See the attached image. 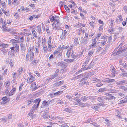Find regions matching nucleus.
<instances>
[{
	"label": "nucleus",
	"mask_w": 127,
	"mask_h": 127,
	"mask_svg": "<svg viewBox=\"0 0 127 127\" xmlns=\"http://www.w3.org/2000/svg\"><path fill=\"white\" fill-rule=\"evenodd\" d=\"M1 99V103L4 104L8 102L10 100V98L8 96H5L3 97Z\"/></svg>",
	"instance_id": "nucleus-2"
},
{
	"label": "nucleus",
	"mask_w": 127,
	"mask_h": 127,
	"mask_svg": "<svg viewBox=\"0 0 127 127\" xmlns=\"http://www.w3.org/2000/svg\"><path fill=\"white\" fill-rule=\"evenodd\" d=\"M93 63L92 62H91V63L89 64V66L86 68H85L86 70L90 69L92 68V67H93Z\"/></svg>",
	"instance_id": "nucleus-20"
},
{
	"label": "nucleus",
	"mask_w": 127,
	"mask_h": 127,
	"mask_svg": "<svg viewBox=\"0 0 127 127\" xmlns=\"http://www.w3.org/2000/svg\"><path fill=\"white\" fill-rule=\"evenodd\" d=\"M38 44V46H36L35 47V52L36 53H39V47L40 44H39L38 43H37Z\"/></svg>",
	"instance_id": "nucleus-22"
},
{
	"label": "nucleus",
	"mask_w": 127,
	"mask_h": 127,
	"mask_svg": "<svg viewBox=\"0 0 127 127\" xmlns=\"http://www.w3.org/2000/svg\"><path fill=\"white\" fill-rule=\"evenodd\" d=\"M37 32L39 33H40L41 32V26L40 25H38L37 26Z\"/></svg>",
	"instance_id": "nucleus-39"
},
{
	"label": "nucleus",
	"mask_w": 127,
	"mask_h": 127,
	"mask_svg": "<svg viewBox=\"0 0 127 127\" xmlns=\"http://www.w3.org/2000/svg\"><path fill=\"white\" fill-rule=\"evenodd\" d=\"M120 69L123 72L121 74V76L123 77H125L126 76H127V74L126 73L125 71L123 69H122V68L120 67Z\"/></svg>",
	"instance_id": "nucleus-14"
},
{
	"label": "nucleus",
	"mask_w": 127,
	"mask_h": 127,
	"mask_svg": "<svg viewBox=\"0 0 127 127\" xmlns=\"http://www.w3.org/2000/svg\"><path fill=\"white\" fill-rule=\"evenodd\" d=\"M23 70V67H20L17 72V77H19L21 74L22 73Z\"/></svg>",
	"instance_id": "nucleus-12"
},
{
	"label": "nucleus",
	"mask_w": 127,
	"mask_h": 127,
	"mask_svg": "<svg viewBox=\"0 0 127 127\" xmlns=\"http://www.w3.org/2000/svg\"><path fill=\"white\" fill-rule=\"evenodd\" d=\"M81 99L84 102H86L88 100L89 98L88 97L83 96L81 97Z\"/></svg>",
	"instance_id": "nucleus-25"
},
{
	"label": "nucleus",
	"mask_w": 127,
	"mask_h": 127,
	"mask_svg": "<svg viewBox=\"0 0 127 127\" xmlns=\"http://www.w3.org/2000/svg\"><path fill=\"white\" fill-rule=\"evenodd\" d=\"M34 50L33 46L32 47H30L28 49V52L29 55H34V53L33 52V51Z\"/></svg>",
	"instance_id": "nucleus-7"
},
{
	"label": "nucleus",
	"mask_w": 127,
	"mask_h": 127,
	"mask_svg": "<svg viewBox=\"0 0 127 127\" xmlns=\"http://www.w3.org/2000/svg\"><path fill=\"white\" fill-rule=\"evenodd\" d=\"M47 43L48 48H51L52 47L51 40H48Z\"/></svg>",
	"instance_id": "nucleus-28"
},
{
	"label": "nucleus",
	"mask_w": 127,
	"mask_h": 127,
	"mask_svg": "<svg viewBox=\"0 0 127 127\" xmlns=\"http://www.w3.org/2000/svg\"><path fill=\"white\" fill-rule=\"evenodd\" d=\"M108 91L109 93H116L117 92V91L113 89H109Z\"/></svg>",
	"instance_id": "nucleus-35"
},
{
	"label": "nucleus",
	"mask_w": 127,
	"mask_h": 127,
	"mask_svg": "<svg viewBox=\"0 0 127 127\" xmlns=\"http://www.w3.org/2000/svg\"><path fill=\"white\" fill-rule=\"evenodd\" d=\"M31 86L32 89V91L36 90L38 88L36 86V84L35 82L32 83V84Z\"/></svg>",
	"instance_id": "nucleus-13"
},
{
	"label": "nucleus",
	"mask_w": 127,
	"mask_h": 127,
	"mask_svg": "<svg viewBox=\"0 0 127 127\" xmlns=\"http://www.w3.org/2000/svg\"><path fill=\"white\" fill-rule=\"evenodd\" d=\"M64 7L67 12L68 13H69L70 12V9L68 6L66 5H64Z\"/></svg>",
	"instance_id": "nucleus-53"
},
{
	"label": "nucleus",
	"mask_w": 127,
	"mask_h": 127,
	"mask_svg": "<svg viewBox=\"0 0 127 127\" xmlns=\"http://www.w3.org/2000/svg\"><path fill=\"white\" fill-rule=\"evenodd\" d=\"M12 22L11 19H9L7 20V24H9L11 23Z\"/></svg>",
	"instance_id": "nucleus-63"
},
{
	"label": "nucleus",
	"mask_w": 127,
	"mask_h": 127,
	"mask_svg": "<svg viewBox=\"0 0 127 127\" xmlns=\"http://www.w3.org/2000/svg\"><path fill=\"white\" fill-rule=\"evenodd\" d=\"M35 77L28 78L27 79V83L30 84L32 82L35 80Z\"/></svg>",
	"instance_id": "nucleus-15"
},
{
	"label": "nucleus",
	"mask_w": 127,
	"mask_h": 127,
	"mask_svg": "<svg viewBox=\"0 0 127 127\" xmlns=\"http://www.w3.org/2000/svg\"><path fill=\"white\" fill-rule=\"evenodd\" d=\"M72 50L68 49H67V50L66 53V55L67 57L68 58L70 57Z\"/></svg>",
	"instance_id": "nucleus-16"
},
{
	"label": "nucleus",
	"mask_w": 127,
	"mask_h": 127,
	"mask_svg": "<svg viewBox=\"0 0 127 127\" xmlns=\"http://www.w3.org/2000/svg\"><path fill=\"white\" fill-rule=\"evenodd\" d=\"M49 18L51 22H53L54 21V16L51 15L49 17Z\"/></svg>",
	"instance_id": "nucleus-44"
},
{
	"label": "nucleus",
	"mask_w": 127,
	"mask_h": 127,
	"mask_svg": "<svg viewBox=\"0 0 127 127\" xmlns=\"http://www.w3.org/2000/svg\"><path fill=\"white\" fill-rule=\"evenodd\" d=\"M108 32L110 34L114 32V31L113 30V29L112 28L108 30Z\"/></svg>",
	"instance_id": "nucleus-56"
},
{
	"label": "nucleus",
	"mask_w": 127,
	"mask_h": 127,
	"mask_svg": "<svg viewBox=\"0 0 127 127\" xmlns=\"http://www.w3.org/2000/svg\"><path fill=\"white\" fill-rule=\"evenodd\" d=\"M19 2L17 0H13V3L14 5H17L19 3Z\"/></svg>",
	"instance_id": "nucleus-38"
},
{
	"label": "nucleus",
	"mask_w": 127,
	"mask_h": 127,
	"mask_svg": "<svg viewBox=\"0 0 127 127\" xmlns=\"http://www.w3.org/2000/svg\"><path fill=\"white\" fill-rule=\"evenodd\" d=\"M43 49L44 50V53H46L47 52L48 48L47 46H44L43 47Z\"/></svg>",
	"instance_id": "nucleus-34"
},
{
	"label": "nucleus",
	"mask_w": 127,
	"mask_h": 127,
	"mask_svg": "<svg viewBox=\"0 0 127 127\" xmlns=\"http://www.w3.org/2000/svg\"><path fill=\"white\" fill-rule=\"evenodd\" d=\"M89 24L90 25L91 28L92 29L94 28V22H93L92 21V22H90L89 23Z\"/></svg>",
	"instance_id": "nucleus-43"
},
{
	"label": "nucleus",
	"mask_w": 127,
	"mask_h": 127,
	"mask_svg": "<svg viewBox=\"0 0 127 127\" xmlns=\"http://www.w3.org/2000/svg\"><path fill=\"white\" fill-rule=\"evenodd\" d=\"M20 46L21 47V50L22 51H24L26 50V48L25 47V45L22 42L20 44Z\"/></svg>",
	"instance_id": "nucleus-21"
},
{
	"label": "nucleus",
	"mask_w": 127,
	"mask_h": 127,
	"mask_svg": "<svg viewBox=\"0 0 127 127\" xmlns=\"http://www.w3.org/2000/svg\"><path fill=\"white\" fill-rule=\"evenodd\" d=\"M54 78V75H52L51 76L49 77L48 78V80H51Z\"/></svg>",
	"instance_id": "nucleus-61"
},
{
	"label": "nucleus",
	"mask_w": 127,
	"mask_h": 127,
	"mask_svg": "<svg viewBox=\"0 0 127 127\" xmlns=\"http://www.w3.org/2000/svg\"><path fill=\"white\" fill-rule=\"evenodd\" d=\"M5 87H6L8 89H9L10 87V82L9 81H8L4 83Z\"/></svg>",
	"instance_id": "nucleus-19"
},
{
	"label": "nucleus",
	"mask_w": 127,
	"mask_h": 127,
	"mask_svg": "<svg viewBox=\"0 0 127 127\" xmlns=\"http://www.w3.org/2000/svg\"><path fill=\"white\" fill-rule=\"evenodd\" d=\"M64 61L66 62L69 63L72 62L74 61V60L73 59H66L64 60Z\"/></svg>",
	"instance_id": "nucleus-30"
},
{
	"label": "nucleus",
	"mask_w": 127,
	"mask_h": 127,
	"mask_svg": "<svg viewBox=\"0 0 127 127\" xmlns=\"http://www.w3.org/2000/svg\"><path fill=\"white\" fill-rule=\"evenodd\" d=\"M2 28H3V30L5 31H9L10 30L8 29V28H7L6 27V26H5V27L2 26Z\"/></svg>",
	"instance_id": "nucleus-32"
},
{
	"label": "nucleus",
	"mask_w": 127,
	"mask_h": 127,
	"mask_svg": "<svg viewBox=\"0 0 127 127\" xmlns=\"http://www.w3.org/2000/svg\"><path fill=\"white\" fill-rule=\"evenodd\" d=\"M125 80L122 81L120 82V89H121L123 90H124V91L125 90L126 88L125 87L122 86H121L120 84H123L125 83Z\"/></svg>",
	"instance_id": "nucleus-8"
},
{
	"label": "nucleus",
	"mask_w": 127,
	"mask_h": 127,
	"mask_svg": "<svg viewBox=\"0 0 127 127\" xmlns=\"http://www.w3.org/2000/svg\"><path fill=\"white\" fill-rule=\"evenodd\" d=\"M38 62V61L35 59H34L32 62V64H36Z\"/></svg>",
	"instance_id": "nucleus-60"
},
{
	"label": "nucleus",
	"mask_w": 127,
	"mask_h": 127,
	"mask_svg": "<svg viewBox=\"0 0 127 127\" xmlns=\"http://www.w3.org/2000/svg\"><path fill=\"white\" fill-rule=\"evenodd\" d=\"M88 40L85 39H83L80 43V45L81 46H84L88 43Z\"/></svg>",
	"instance_id": "nucleus-9"
},
{
	"label": "nucleus",
	"mask_w": 127,
	"mask_h": 127,
	"mask_svg": "<svg viewBox=\"0 0 127 127\" xmlns=\"http://www.w3.org/2000/svg\"><path fill=\"white\" fill-rule=\"evenodd\" d=\"M43 105L45 106H47L48 105L47 104V101L46 100H44L43 101Z\"/></svg>",
	"instance_id": "nucleus-64"
},
{
	"label": "nucleus",
	"mask_w": 127,
	"mask_h": 127,
	"mask_svg": "<svg viewBox=\"0 0 127 127\" xmlns=\"http://www.w3.org/2000/svg\"><path fill=\"white\" fill-rule=\"evenodd\" d=\"M110 73L112 77H114L115 76V74L116 73V71L115 70L114 67L113 66H110Z\"/></svg>",
	"instance_id": "nucleus-3"
},
{
	"label": "nucleus",
	"mask_w": 127,
	"mask_h": 127,
	"mask_svg": "<svg viewBox=\"0 0 127 127\" xmlns=\"http://www.w3.org/2000/svg\"><path fill=\"white\" fill-rule=\"evenodd\" d=\"M2 26L5 27V26H6L7 23L6 22V20H4L3 21V22L2 23Z\"/></svg>",
	"instance_id": "nucleus-62"
},
{
	"label": "nucleus",
	"mask_w": 127,
	"mask_h": 127,
	"mask_svg": "<svg viewBox=\"0 0 127 127\" xmlns=\"http://www.w3.org/2000/svg\"><path fill=\"white\" fill-rule=\"evenodd\" d=\"M97 100L98 101L100 102H103V99L102 97H98L97 99Z\"/></svg>",
	"instance_id": "nucleus-50"
},
{
	"label": "nucleus",
	"mask_w": 127,
	"mask_h": 127,
	"mask_svg": "<svg viewBox=\"0 0 127 127\" xmlns=\"http://www.w3.org/2000/svg\"><path fill=\"white\" fill-rule=\"evenodd\" d=\"M2 10L3 13L6 16H9L10 15V13L9 12H7L6 10H5L4 9L2 8Z\"/></svg>",
	"instance_id": "nucleus-27"
},
{
	"label": "nucleus",
	"mask_w": 127,
	"mask_h": 127,
	"mask_svg": "<svg viewBox=\"0 0 127 127\" xmlns=\"http://www.w3.org/2000/svg\"><path fill=\"white\" fill-rule=\"evenodd\" d=\"M10 41L16 44L19 41L17 40L13 39L10 40Z\"/></svg>",
	"instance_id": "nucleus-48"
},
{
	"label": "nucleus",
	"mask_w": 127,
	"mask_h": 127,
	"mask_svg": "<svg viewBox=\"0 0 127 127\" xmlns=\"http://www.w3.org/2000/svg\"><path fill=\"white\" fill-rule=\"evenodd\" d=\"M88 98L89 99L92 101L94 100L95 99V97L91 96H89Z\"/></svg>",
	"instance_id": "nucleus-54"
},
{
	"label": "nucleus",
	"mask_w": 127,
	"mask_h": 127,
	"mask_svg": "<svg viewBox=\"0 0 127 127\" xmlns=\"http://www.w3.org/2000/svg\"><path fill=\"white\" fill-rule=\"evenodd\" d=\"M64 83V81H61L58 82L56 84V85L57 86H60L62 84Z\"/></svg>",
	"instance_id": "nucleus-41"
},
{
	"label": "nucleus",
	"mask_w": 127,
	"mask_h": 127,
	"mask_svg": "<svg viewBox=\"0 0 127 127\" xmlns=\"http://www.w3.org/2000/svg\"><path fill=\"white\" fill-rule=\"evenodd\" d=\"M16 88L14 87H13L12 89L10 91L11 93H12V95L13 94L15 91H16Z\"/></svg>",
	"instance_id": "nucleus-42"
},
{
	"label": "nucleus",
	"mask_w": 127,
	"mask_h": 127,
	"mask_svg": "<svg viewBox=\"0 0 127 127\" xmlns=\"http://www.w3.org/2000/svg\"><path fill=\"white\" fill-rule=\"evenodd\" d=\"M66 98L65 99L66 100H71L72 98L71 97L70 95H67L65 96Z\"/></svg>",
	"instance_id": "nucleus-33"
},
{
	"label": "nucleus",
	"mask_w": 127,
	"mask_h": 127,
	"mask_svg": "<svg viewBox=\"0 0 127 127\" xmlns=\"http://www.w3.org/2000/svg\"><path fill=\"white\" fill-rule=\"evenodd\" d=\"M120 67L123 66L124 68H127V63L125 64L122 63V60H120Z\"/></svg>",
	"instance_id": "nucleus-10"
},
{
	"label": "nucleus",
	"mask_w": 127,
	"mask_h": 127,
	"mask_svg": "<svg viewBox=\"0 0 127 127\" xmlns=\"http://www.w3.org/2000/svg\"><path fill=\"white\" fill-rule=\"evenodd\" d=\"M12 77L13 79L12 81L13 83L16 82L17 79V72H15L13 73L12 74Z\"/></svg>",
	"instance_id": "nucleus-11"
},
{
	"label": "nucleus",
	"mask_w": 127,
	"mask_h": 127,
	"mask_svg": "<svg viewBox=\"0 0 127 127\" xmlns=\"http://www.w3.org/2000/svg\"><path fill=\"white\" fill-rule=\"evenodd\" d=\"M32 32L33 36L35 37H37V33L36 31H35L34 29H32Z\"/></svg>",
	"instance_id": "nucleus-23"
},
{
	"label": "nucleus",
	"mask_w": 127,
	"mask_h": 127,
	"mask_svg": "<svg viewBox=\"0 0 127 127\" xmlns=\"http://www.w3.org/2000/svg\"><path fill=\"white\" fill-rule=\"evenodd\" d=\"M90 59V57H87L86 59V61L84 63L83 66H86L87 64Z\"/></svg>",
	"instance_id": "nucleus-18"
},
{
	"label": "nucleus",
	"mask_w": 127,
	"mask_h": 127,
	"mask_svg": "<svg viewBox=\"0 0 127 127\" xmlns=\"http://www.w3.org/2000/svg\"><path fill=\"white\" fill-rule=\"evenodd\" d=\"M91 124H92L94 127H98V125H97L96 123L94 122L92 123Z\"/></svg>",
	"instance_id": "nucleus-59"
},
{
	"label": "nucleus",
	"mask_w": 127,
	"mask_h": 127,
	"mask_svg": "<svg viewBox=\"0 0 127 127\" xmlns=\"http://www.w3.org/2000/svg\"><path fill=\"white\" fill-rule=\"evenodd\" d=\"M63 92L62 91H59L56 93H54V95L55 96L59 95L63 93Z\"/></svg>",
	"instance_id": "nucleus-29"
},
{
	"label": "nucleus",
	"mask_w": 127,
	"mask_h": 127,
	"mask_svg": "<svg viewBox=\"0 0 127 127\" xmlns=\"http://www.w3.org/2000/svg\"><path fill=\"white\" fill-rule=\"evenodd\" d=\"M105 81L109 83L114 82V80L113 79H106Z\"/></svg>",
	"instance_id": "nucleus-40"
},
{
	"label": "nucleus",
	"mask_w": 127,
	"mask_h": 127,
	"mask_svg": "<svg viewBox=\"0 0 127 127\" xmlns=\"http://www.w3.org/2000/svg\"><path fill=\"white\" fill-rule=\"evenodd\" d=\"M127 102V100H122L120 101V105H122V104L123 103H124Z\"/></svg>",
	"instance_id": "nucleus-51"
},
{
	"label": "nucleus",
	"mask_w": 127,
	"mask_h": 127,
	"mask_svg": "<svg viewBox=\"0 0 127 127\" xmlns=\"http://www.w3.org/2000/svg\"><path fill=\"white\" fill-rule=\"evenodd\" d=\"M71 56L72 58L77 59L79 58V55H76L75 52H74L73 50H72Z\"/></svg>",
	"instance_id": "nucleus-5"
},
{
	"label": "nucleus",
	"mask_w": 127,
	"mask_h": 127,
	"mask_svg": "<svg viewBox=\"0 0 127 127\" xmlns=\"http://www.w3.org/2000/svg\"><path fill=\"white\" fill-rule=\"evenodd\" d=\"M8 89L7 88V89H6L5 90V93L6 95L8 96H12V93H11L10 91V92H9V91L8 90Z\"/></svg>",
	"instance_id": "nucleus-17"
},
{
	"label": "nucleus",
	"mask_w": 127,
	"mask_h": 127,
	"mask_svg": "<svg viewBox=\"0 0 127 127\" xmlns=\"http://www.w3.org/2000/svg\"><path fill=\"white\" fill-rule=\"evenodd\" d=\"M126 49V48H122L121 47L120 48V54L122 53V52L125 51Z\"/></svg>",
	"instance_id": "nucleus-36"
},
{
	"label": "nucleus",
	"mask_w": 127,
	"mask_h": 127,
	"mask_svg": "<svg viewBox=\"0 0 127 127\" xmlns=\"http://www.w3.org/2000/svg\"><path fill=\"white\" fill-rule=\"evenodd\" d=\"M11 67H12L13 65V61L12 60L10 61L9 62V63Z\"/></svg>",
	"instance_id": "nucleus-57"
},
{
	"label": "nucleus",
	"mask_w": 127,
	"mask_h": 127,
	"mask_svg": "<svg viewBox=\"0 0 127 127\" xmlns=\"http://www.w3.org/2000/svg\"><path fill=\"white\" fill-rule=\"evenodd\" d=\"M64 111L69 113H71V111L68 108H64Z\"/></svg>",
	"instance_id": "nucleus-52"
},
{
	"label": "nucleus",
	"mask_w": 127,
	"mask_h": 127,
	"mask_svg": "<svg viewBox=\"0 0 127 127\" xmlns=\"http://www.w3.org/2000/svg\"><path fill=\"white\" fill-rule=\"evenodd\" d=\"M40 101L41 99L39 98L36 99L33 102L35 103V104L33 105L31 109V110L32 111L33 113L35 110H37Z\"/></svg>",
	"instance_id": "nucleus-1"
},
{
	"label": "nucleus",
	"mask_w": 127,
	"mask_h": 127,
	"mask_svg": "<svg viewBox=\"0 0 127 127\" xmlns=\"http://www.w3.org/2000/svg\"><path fill=\"white\" fill-rule=\"evenodd\" d=\"M46 30L47 33L51 34V32L50 31L48 27H47L46 29Z\"/></svg>",
	"instance_id": "nucleus-47"
},
{
	"label": "nucleus",
	"mask_w": 127,
	"mask_h": 127,
	"mask_svg": "<svg viewBox=\"0 0 127 127\" xmlns=\"http://www.w3.org/2000/svg\"><path fill=\"white\" fill-rule=\"evenodd\" d=\"M106 91V88H102L100 89L98 91L99 92H102Z\"/></svg>",
	"instance_id": "nucleus-37"
},
{
	"label": "nucleus",
	"mask_w": 127,
	"mask_h": 127,
	"mask_svg": "<svg viewBox=\"0 0 127 127\" xmlns=\"http://www.w3.org/2000/svg\"><path fill=\"white\" fill-rule=\"evenodd\" d=\"M93 119L92 118L89 119L87 121L86 123H89L91 122H92L93 121Z\"/></svg>",
	"instance_id": "nucleus-58"
},
{
	"label": "nucleus",
	"mask_w": 127,
	"mask_h": 127,
	"mask_svg": "<svg viewBox=\"0 0 127 127\" xmlns=\"http://www.w3.org/2000/svg\"><path fill=\"white\" fill-rule=\"evenodd\" d=\"M94 53V51L93 50H90L89 51L88 54V57H89L90 58Z\"/></svg>",
	"instance_id": "nucleus-26"
},
{
	"label": "nucleus",
	"mask_w": 127,
	"mask_h": 127,
	"mask_svg": "<svg viewBox=\"0 0 127 127\" xmlns=\"http://www.w3.org/2000/svg\"><path fill=\"white\" fill-rule=\"evenodd\" d=\"M9 46L8 44L2 43V47L3 48H7Z\"/></svg>",
	"instance_id": "nucleus-55"
},
{
	"label": "nucleus",
	"mask_w": 127,
	"mask_h": 127,
	"mask_svg": "<svg viewBox=\"0 0 127 127\" xmlns=\"http://www.w3.org/2000/svg\"><path fill=\"white\" fill-rule=\"evenodd\" d=\"M59 19L60 17L59 16L56 15H55L54 16V21L56 22H59Z\"/></svg>",
	"instance_id": "nucleus-31"
},
{
	"label": "nucleus",
	"mask_w": 127,
	"mask_h": 127,
	"mask_svg": "<svg viewBox=\"0 0 127 127\" xmlns=\"http://www.w3.org/2000/svg\"><path fill=\"white\" fill-rule=\"evenodd\" d=\"M67 35V31L65 30H64L61 36L60 37L62 40L64 39L66 37V35Z\"/></svg>",
	"instance_id": "nucleus-6"
},
{
	"label": "nucleus",
	"mask_w": 127,
	"mask_h": 127,
	"mask_svg": "<svg viewBox=\"0 0 127 127\" xmlns=\"http://www.w3.org/2000/svg\"><path fill=\"white\" fill-rule=\"evenodd\" d=\"M79 44L78 37H75L74 39V44L75 45H78Z\"/></svg>",
	"instance_id": "nucleus-24"
},
{
	"label": "nucleus",
	"mask_w": 127,
	"mask_h": 127,
	"mask_svg": "<svg viewBox=\"0 0 127 127\" xmlns=\"http://www.w3.org/2000/svg\"><path fill=\"white\" fill-rule=\"evenodd\" d=\"M119 54V50L118 49L116 52H115L114 53H113L112 54V55H113V56H115V55H118Z\"/></svg>",
	"instance_id": "nucleus-46"
},
{
	"label": "nucleus",
	"mask_w": 127,
	"mask_h": 127,
	"mask_svg": "<svg viewBox=\"0 0 127 127\" xmlns=\"http://www.w3.org/2000/svg\"><path fill=\"white\" fill-rule=\"evenodd\" d=\"M58 66H61L63 68H65L68 65L67 64L64 62L62 61L58 62L57 64Z\"/></svg>",
	"instance_id": "nucleus-4"
},
{
	"label": "nucleus",
	"mask_w": 127,
	"mask_h": 127,
	"mask_svg": "<svg viewBox=\"0 0 127 127\" xmlns=\"http://www.w3.org/2000/svg\"><path fill=\"white\" fill-rule=\"evenodd\" d=\"M74 44H71L69 46V48L68 49L72 50L73 49Z\"/></svg>",
	"instance_id": "nucleus-49"
},
{
	"label": "nucleus",
	"mask_w": 127,
	"mask_h": 127,
	"mask_svg": "<svg viewBox=\"0 0 127 127\" xmlns=\"http://www.w3.org/2000/svg\"><path fill=\"white\" fill-rule=\"evenodd\" d=\"M87 104L86 103H80V105L82 107H85L87 106Z\"/></svg>",
	"instance_id": "nucleus-45"
}]
</instances>
